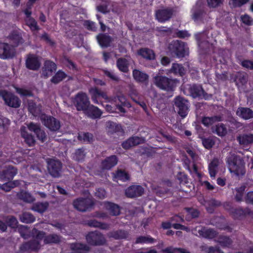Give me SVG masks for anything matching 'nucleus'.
<instances>
[{
  "instance_id": "23",
  "label": "nucleus",
  "mask_w": 253,
  "mask_h": 253,
  "mask_svg": "<svg viewBox=\"0 0 253 253\" xmlns=\"http://www.w3.org/2000/svg\"><path fill=\"white\" fill-rule=\"evenodd\" d=\"M104 207L109 211L111 215L118 216L120 214L121 207L115 203L108 201L105 202Z\"/></svg>"
},
{
  "instance_id": "40",
  "label": "nucleus",
  "mask_w": 253,
  "mask_h": 253,
  "mask_svg": "<svg viewBox=\"0 0 253 253\" xmlns=\"http://www.w3.org/2000/svg\"><path fill=\"white\" fill-rule=\"evenodd\" d=\"M189 92L193 98L201 97L203 93V88L201 85L193 84L189 88Z\"/></svg>"
},
{
  "instance_id": "28",
  "label": "nucleus",
  "mask_w": 253,
  "mask_h": 253,
  "mask_svg": "<svg viewBox=\"0 0 253 253\" xmlns=\"http://www.w3.org/2000/svg\"><path fill=\"white\" fill-rule=\"evenodd\" d=\"M113 179L114 181L119 180L123 182H126L130 180V175L125 170L117 169L113 173Z\"/></svg>"
},
{
  "instance_id": "8",
  "label": "nucleus",
  "mask_w": 253,
  "mask_h": 253,
  "mask_svg": "<svg viewBox=\"0 0 253 253\" xmlns=\"http://www.w3.org/2000/svg\"><path fill=\"white\" fill-rule=\"evenodd\" d=\"M47 165L48 171L51 176L55 178L59 177L61 176L62 164L59 160L48 159Z\"/></svg>"
},
{
  "instance_id": "20",
  "label": "nucleus",
  "mask_w": 253,
  "mask_h": 253,
  "mask_svg": "<svg viewBox=\"0 0 253 253\" xmlns=\"http://www.w3.org/2000/svg\"><path fill=\"white\" fill-rule=\"evenodd\" d=\"M251 211L249 208L244 209L241 208H233L230 213L234 219H241L251 214Z\"/></svg>"
},
{
  "instance_id": "57",
  "label": "nucleus",
  "mask_w": 253,
  "mask_h": 253,
  "mask_svg": "<svg viewBox=\"0 0 253 253\" xmlns=\"http://www.w3.org/2000/svg\"><path fill=\"white\" fill-rule=\"evenodd\" d=\"M245 191V188L240 187L236 190L235 199L237 202H240L243 201V197Z\"/></svg>"
},
{
  "instance_id": "64",
  "label": "nucleus",
  "mask_w": 253,
  "mask_h": 253,
  "mask_svg": "<svg viewBox=\"0 0 253 253\" xmlns=\"http://www.w3.org/2000/svg\"><path fill=\"white\" fill-rule=\"evenodd\" d=\"M241 65L245 68L253 70V60H244L241 62Z\"/></svg>"
},
{
  "instance_id": "32",
  "label": "nucleus",
  "mask_w": 253,
  "mask_h": 253,
  "mask_svg": "<svg viewBox=\"0 0 253 253\" xmlns=\"http://www.w3.org/2000/svg\"><path fill=\"white\" fill-rule=\"evenodd\" d=\"M237 140L240 145L248 146L253 143V134L244 133L241 134L237 137Z\"/></svg>"
},
{
  "instance_id": "22",
  "label": "nucleus",
  "mask_w": 253,
  "mask_h": 253,
  "mask_svg": "<svg viewBox=\"0 0 253 253\" xmlns=\"http://www.w3.org/2000/svg\"><path fill=\"white\" fill-rule=\"evenodd\" d=\"M143 139L138 136H131L122 143V147L126 150L136 146L143 142Z\"/></svg>"
},
{
  "instance_id": "9",
  "label": "nucleus",
  "mask_w": 253,
  "mask_h": 253,
  "mask_svg": "<svg viewBox=\"0 0 253 253\" xmlns=\"http://www.w3.org/2000/svg\"><path fill=\"white\" fill-rule=\"evenodd\" d=\"M41 120L44 126L51 131L56 132L60 128V121L52 116L43 114L42 116Z\"/></svg>"
},
{
  "instance_id": "50",
  "label": "nucleus",
  "mask_w": 253,
  "mask_h": 253,
  "mask_svg": "<svg viewBox=\"0 0 253 253\" xmlns=\"http://www.w3.org/2000/svg\"><path fill=\"white\" fill-rule=\"evenodd\" d=\"M28 111L35 117L39 116L42 112L41 107L37 106L34 102L29 104Z\"/></svg>"
},
{
  "instance_id": "33",
  "label": "nucleus",
  "mask_w": 253,
  "mask_h": 253,
  "mask_svg": "<svg viewBox=\"0 0 253 253\" xmlns=\"http://www.w3.org/2000/svg\"><path fill=\"white\" fill-rule=\"evenodd\" d=\"M85 112L89 117L94 119L99 118L102 114V111L97 107L90 104Z\"/></svg>"
},
{
  "instance_id": "52",
  "label": "nucleus",
  "mask_w": 253,
  "mask_h": 253,
  "mask_svg": "<svg viewBox=\"0 0 253 253\" xmlns=\"http://www.w3.org/2000/svg\"><path fill=\"white\" fill-rule=\"evenodd\" d=\"M26 24L30 28L32 31H39L40 28L37 24V22L33 17L25 20Z\"/></svg>"
},
{
  "instance_id": "39",
  "label": "nucleus",
  "mask_w": 253,
  "mask_h": 253,
  "mask_svg": "<svg viewBox=\"0 0 253 253\" xmlns=\"http://www.w3.org/2000/svg\"><path fill=\"white\" fill-rule=\"evenodd\" d=\"M67 77V75L62 70H58L51 78L50 82L55 84H58Z\"/></svg>"
},
{
  "instance_id": "56",
  "label": "nucleus",
  "mask_w": 253,
  "mask_h": 253,
  "mask_svg": "<svg viewBox=\"0 0 253 253\" xmlns=\"http://www.w3.org/2000/svg\"><path fill=\"white\" fill-rule=\"evenodd\" d=\"M32 236L40 242L42 239H44L45 236V233L43 231H40L36 228H34L32 230Z\"/></svg>"
},
{
  "instance_id": "49",
  "label": "nucleus",
  "mask_w": 253,
  "mask_h": 253,
  "mask_svg": "<svg viewBox=\"0 0 253 253\" xmlns=\"http://www.w3.org/2000/svg\"><path fill=\"white\" fill-rule=\"evenodd\" d=\"M19 218L21 222L25 223H31L36 220L35 217L32 213L27 212H23Z\"/></svg>"
},
{
  "instance_id": "27",
  "label": "nucleus",
  "mask_w": 253,
  "mask_h": 253,
  "mask_svg": "<svg viewBox=\"0 0 253 253\" xmlns=\"http://www.w3.org/2000/svg\"><path fill=\"white\" fill-rule=\"evenodd\" d=\"M129 235L128 232L125 230L118 229L110 232L108 234V236L110 238H113L115 240L126 239Z\"/></svg>"
},
{
  "instance_id": "34",
  "label": "nucleus",
  "mask_w": 253,
  "mask_h": 253,
  "mask_svg": "<svg viewBox=\"0 0 253 253\" xmlns=\"http://www.w3.org/2000/svg\"><path fill=\"white\" fill-rule=\"evenodd\" d=\"M138 54L148 60L155 59V54L154 51L148 48H141L138 50Z\"/></svg>"
},
{
  "instance_id": "4",
  "label": "nucleus",
  "mask_w": 253,
  "mask_h": 253,
  "mask_svg": "<svg viewBox=\"0 0 253 253\" xmlns=\"http://www.w3.org/2000/svg\"><path fill=\"white\" fill-rule=\"evenodd\" d=\"M72 103L78 111H85L90 104L87 94L82 91L76 94L72 99Z\"/></svg>"
},
{
  "instance_id": "18",
  "label": "nucleus",
  "mask_w": 253,
  "mask_h": 253,
  "mask_svg": "<svg viewBox=\"0 0 253 253\" xmlns=\"http://www.w3.org/2000/svg\"><path fill=\"white\" fill-rule=\"evenodd\" d=\"M89 92L91 95V100L93 103L99 104L98 99L100 98L108 100L109 99L107 93L102 91L96 87H91L89 89Z\"/></svg>"
},
{
  "instance_id": "60",
  "label": "nucleus",
  "mask_w": 253,
  "mask_h": 253,
  "mask_svg": "<svg viewBox=\"0 0 253 253\" xmlns=\"http://www.w3.org/2000/svg\"><path fill=\"white\" fill-rule=\"evenodd\" d=\"M41 39L44 41L46 43L48 44L51 46H53L55 44V42L53 40H51L48 34L45 32L41 36Z\"/></svg>"
},
{
  "instance_id": "45",
  "label": "nucleus",
  "mask_w": 253,
  "mask_h": 253,
  "mask_svg": "<svg viewBox=\"0 0 253 253\" xmlns=\"http://www.w3.org/2000/svg\"><path fill=\"white\" fill-rule=\"evenodd\" d=\"M212 131L214 133L220 137L224 136L227 133L226 126L223 123H219L216 125Z\"/></svg>"
},
{
  "instance_id": "29",
  "label": "nucleus",
  "mask_w": 253,
  "mask_h": 253,
  "mask_svg": "<svg viewBox=\"0 0 253 253\" xmlns=\"http://www.w3.org/2000/svg\"><path fill=\"white\" fill-rule=\"evenodd\" d=\"M71 253H86L90 250V248L86 244L75 243L70 245Z\"/></svg>"
},
{
  "instance_id": "3",
  "label": "nucleus",
  "mask_w": 253,
  "mask_h": 253,
  "mask_svg": "<svg viewBox=\"0 0 253 253\" xmlns=\"http://www.w3.org/2000/svg\"><path fill=\"white\" fill-rule=\"evenodd\" d=\"M186 43L183 42L173 40L169 44L168 48L172 56L181 58L186 55Z\"/></svg>"
},
{
  "instance_id": "12",
  "label": "nucleus",
  "mask_w": 253,
  "mask_h": 253,
  "mask_svg": "<svg viewBox=\"0 0 253 253\" xmlns=\"http://www.w3.org/2000/svg\"><path fill=\"white\" fill-rule=\"evenodd\" d=\"M230 78V80L234 82L238 87L245 85L248 81V75L246 72L242 71L231 74Z\"/></svg>"
},
{
  "instance_id": "10",
  "label": "nucleus",
  "mask_w": 253,
  "mask_h": 253,
  "mask_svg": "<svg viewBox=\"0 0 253 253\" xmlns=\"http://www.w3.org/2000/svg\"><path fill=\"white\" fill-rule=\"evenodd\" d=\"M94 204L92 200L86 198H79L73 201L74 208L78 211L83 212L91 209Z\"/></svg>"
},
{
  "instance_id": "51",
  "label": "nucleus",
  "mask_w": 253,
  "mask_h": 253,
  "mask_svg": "<svg viewBox=\"0 0 253 253\" xmlns=\"http://www.w3.org/2000/svg\"><path fill=\"white\" fill-rule=\"evenodd\" d=\"M85 156V153L83 148L77 149L74 154V159L78 162H81L84 161Z\"/></svg>"
},
{
  "instance_id": "25",
  "label": "nucleus",
  "mask_w": 253,
  "mask_h": 253,
  "mask_svg": "<svg viewBox=\"0 0 253 253\" xmlns=\"http://www.w3.org/2000/svg\"><path fill=\"white\" fill-rule=\"evenodd\" d=\"M198 232L200 237L208 239H212L218 235V232L213 229H206L204 227L199 229Z\"/></svg>"
},
{
  "instance_id": "48",
  "label": "nucleus",
  "mask_w": 253,
  "mask_h": 253,
  "mask_svg": "<svg viewBox=\"0 0 253 253\" xmlns=\"http://www.w3.org/2000/svg\"><path fill=\"white\" fill-rule=\"evenodd\" d=\"M156 241V240L152 238L150 235H148L146 236H140L136 238L135 244H152L154 243Z\"/></svg>"
},
{
  "instance_id": "37",
  "label": "nucleus",
  "mask_w": 253,
  "mask_h": 253,
  "mask_svg": "<svg viewBox=\"0 0 253 253\" xmlns=\"http://www.w3.org/2000/svg\"><path fill=\"white\" fill-rule=\"evenodd\" d=\"M192 19L195 21H201L205 13L204 10L201 7L196 6L192 10Z\"/></svg>"
},
{
  "instance_id": "24",
  "label": "nucleus",
  "mask_w": 253,
  "mask_h": 253,
  "mask_svg": "<svg viewBox=\"0 0 253 253\" xmlns=\"http://www.w3.org/2000/svg\"><path fill=\"white\" fill-rule=\"evenodd\" d=\"M214 242L218 244L223 248H230L233 241L232 239L227 236L219 235Z\"/></svg>"
},
{
  "instance_id": "11",
  "label": "nucleus",
  "mask_w": 253,
  "mask_h": 253,
  "mask_svg": "<svg viewBox=\"0 0 253 253\" xmlns=\"http://www.w3.org/2000/svg\"><path fill=\"white\" fill-rule=\"evenodd\" d=\"M188 101L181 96L174 99L175 106L178 109V114L182 118L186 117L188 113Z\"/></svg>"
},
{
  "instance_id": "14",
  "label": "nucleus",
  "mask_w": 253,
  "mask_h": 253,
  "mask_svg": "<svg viewBox=\"0 0 253 253\" xmlns=\"http://www.w3.org/2000/svg\"><path fill=\"white\" fill-rule=\"evenodd\" d=\"M26 67L27 69L38 71L41 67V63L39 57L35 54H29L25 61Z\"/></svg>"
},
{
  "instance_id": "35",
  "label": "nucleus",
  "mask_w": 253,
  "mask_h": 253,
  "mask_svg": "<svg viewBox=\"0 0 253 253\" xmlns=\"http://www.w3.org/2000/svg\"><path fill=\"white\" fill-rule=\"evenodd\" d=\"M132 75L134 80L139 83L147 82L149 79L148 75L139 70L134 69L132 71Z\"/></svg>"
},
{
  "instance_id": "5",
  "label": "nucleus",
  "mask_w": 253,
  "mask_h": 253,
  "mask_svg": "<svg viewBox=\"0 0 253 253\" xmlns=\"http://www.w3.org/2000/svg\"><path fill=\"white\" fill-rule=\"evenodd\" d=\"M85 239L89 245L93 246H103L106 243L104 235L97 231L88 232L85 236Z\"/></svg>"
},
{
  "instance_id": "44",
  "label": "nucleus",
  "mask_w": 253,
  "mask_h": 253,
  "mask_svg": "<svg viewBox=\"0 0 253 253\" xmlns=\"http://www.w3.org/2000/svg\"><path fill=\"white\" fill-rule=\"evenodd\" d=\"M107 126L109 132L112 134L117 132L124 133V131L121 125L118 124L113 122H108Z\"/></svg>"
},
{
  "instance_id": "30",
  "label": "nucleus",
  "mask_w": 253,
  "mask_h": 253,
  "mask_svg": "<svg viewBox=\"0 0 253 253\" xmlns=\"http://www.w3.org/2000/svg\"><path fill=\"white\" fill-rule=\"evenodd\" d=\"M21 135L24 139L25 143L29 146H34L36 143V140L34 136L30 133H29L25 129V127L21 128Z\"/></svg>"
},
{
  "instance_id": "6",
  "label": "nucleus",
  "mask_w": 253,
  "mask_h": 253,
  "mask_svg": "<svg viewBox=\"0 0 253 253\" xmlns=\"http://www.w3.org/2000/svg\"><path fill=\"white\" fill-rule=\"evenodd\" d=\"M175 10L172 7H163L155 12L156 19L160 23H163L170 20L173 16Z\"/></svg>"
},
{
  "instance_id": "58",
  "label": "nucleus",
  "mask_w": 253,
  "mask_h": 253,
  "mask_svg": "<svg viewBox=\"0 0 253 253\" xmlns=\"http://www.w3.org/2000/svg\"><path fill=\"white\" fill-rule=\"evenodd\" d=\"M5 221V223L7 224V226H8L12 228H14L17 227L18 221L16 218L13 216L7 217Z\"/></svg>"
},
{
  "instance_id": "7",
  "label": "nucleus",
  "mask_w": 253,
  "mask_h": 253,
  "mask_svg": "<svg viewBox=\"0 0 253 253\" xmlns=\"http://www.w3.org/2000/svg\"><path fill=\"white\" fill-rule=\"evenodd\" d=\"M0 95L8 106L14 108H19L21 103V100L13 93L6 90L0 91Z\"/></svg>"
},
{
  "instance_id": "63",
  "label": "nucleus",
  "mask_w": 253,
  "mask_h": 253,
  "mask_svg": "<svg viewBox=\"0 0 253 253\" xmlns=\"http://www.w3.org/2000/svg\"><path fill=\"white\" fill-rule=\"evenodd\" d=\"M161 134L163 138H165L167 141L171 143H175L177 141L175 137L167 132H161Z\"/></svg>"
},
{
  "instance_id": "16",
  "label": "nucleus",
  "mask_w": 253,
  "mask_h": 253,
  "mask_svg": "<svg viewBox=\"0 0 253 253\" xmlns=\"http://www.w3.org/2000/svg\"><path fill=\"white\" fill-rule=\"evenodd\" d=\"M144 191V188L141 185H132L126 189L125 194L127 198H133L142 196Z\"/></svg>"
},
{
  "instance_id": "62",
  "label": "nucleus",
  "mask_w": 253,
  "mask_h": 253,
  "mask_svg": "<svg viewBox=\"0 0 253 253\" xmlns=\"http://www.w3.org/2000/svg\"><path fill=\"white\" fill-rule=\"evenodd\" d=\"M84 25L86 28L90 31H96L97 27L95 26V23L94 22L90 20H85L84 22Z\"/></svg>"
},
{
  "instance_id": "13",
  "label": "nucleus",
  "mask_w": 253,
  "mask_h": 253,
  "mask_svg": "<svg viewBox=\"0 0 253 253\" xmlns=\"http://www.w3.org/2000/svg\"><path fill=\"white\" fill-rule=\"evenodd\" d=\"M17 169L11 165L5 167L0 171V179L2 181H10L17 173Z\"/></svg>"
},
{
  "instance_id": "43",
  "label": "nucleus",
  "mask_w": 253,
  "mask_h": 253,
  "mask_svg": "<svg viewBox=\"0 0 253 253\" xmlns=\"http://www.w3.org/2000/svg\"><path fill=\"white\" fill-rule=\"evenodd\" d=\"M9 37L14 46H17L20 44H22L23 42V40L21 35L16 31L11 32Z\"/></svg>"
},
{
  "instance_id": "42",
  "label": "nucleus",
  "mask_w": 253,
  "mask_h": 253,
  "mask_svg": "<svg viewBox=\"0 0 253 253\" xmlns=\"http://www.w3.org/2000/svg\"><path fill=\"white\" fill-rule=\"evenodd\" d=\"M118 69L123 72L127 73L128 71V63L127 59L125 58H120L117 59L116 62Z\"/></svg>"
},
{
  "instance_id": "2",
  "label": "nucleus",
  "mask_w": 253,
  "mask_h": 253,
  "mask_svg": "<svg viewBox=\"0 0 253 253\" xmlns=\"http://www.w3.org/2000/svg\"><path fill=\"white\" fill-rule=\"evenodd\" d=\"M178 82L177 79H171L161 75H157L154 78L155 84L159 88L168 91H173Z\"/></svg>"
},
{
  "instance_id": "26",
  "label": "nucleus",
  "mask_w": 253,
  "mask_h": 253,
  "mask_svg": "<svg viewBox=\"0 0 253 253\" xmlns=\"http://www.w3.org/2000/svg\"><path fill=\"white\" fill-rule=\"evenodd\" d=\"M236 114L245 120L253 118V111L248 107H239L237 110Z\"/></svg>"
},
{
  "instance_id": "17",
  "label": "nucleus",
  "mask_w": 253,
  "mask_h": 253,
  "mask_svg": "<svg viewBox=\"0 0 253 253\" xmlns=\"http://www.w3.org/2000/svg\"><path fill=\"white\" fill-rule=\"evenodd\" d=\"M118 158L115 155L107 157L101 162L100 168L102 170H110L118 163Z\"/></svg>"
},
{
  "instance_id": "15",
  "label": "nucleus",
  "mask_w": 253,
  "mask_h": 253,
  "mask_svg": "<svg viewBox=\"0 0 253 253\" xmlns=\"http://www.w3.org/2000/svg\"><path fill=\"white\" fill-rule=\"evenodd\" d=\"M41 249L40 242L36 239L31 240L28 242L23 243L20 247V250L22 252L31 251L38 252Z\"/></svg>"
},
{
  "instance_id": "31",
  "label": "nucleus",
  "mask_w": 253,
  "mask_h": 253,
  "mask_svg": "<svg viewBox=\"0 0 253 253\" xmlns=\"http://www.w3.org/2000/svg\"><path fill=\"white\" fill-rule=\"evenodd\" d=\"M96 39L98 42L102 47L109 46L112 42L111 37L106 34L100 33L97 36Z\"/></svg>"
},
{
  "instance_id": "41",
  "label": "nucleus",
  "mask_w": 253,
  "mask_h": 253,
  "mask_svg": "<svg viewBox=\"0 0 253 253\" xmlns=\"http://www.w3.org/2000/svg\"><path fill=\"white\" fill-rule=\"evenodd\" d=\"M221 121L220 116H213L212 117H204L202 120V124L206 126H209L217 122Z\"/></svg>"
},
{
  "instance_id": "61",
  "label": "nucleus",
  "mask_w": 253,
  "mask_h": 253,
  "mask_svg": "<svg viewBox=\"0 0 253 253\" xmlns=\"http://www.w3.org/2000/svg\"><path fill=\"white\" fill-rule=\"evenodd\" d=\"M177 178L180 184H184L188 183V176L184 172H179L177 175Z\"/></svg>"
},
{
  "instance_id": "55",
  "label": "nucleus",
  "mask_w": 253,
  "mask_h": 253,
  "mask_svg": "<svg viewBox=\"0 0 253 253\" xmlns=\"http://www.w3.org/2000/svg\"><path fill=\"white\" fill-rule=\"evenodd\" d=\"M78 139L80 140H83L84 142L87 143H91L94 140L93 134L89 132H84L82 135H79Z\"/></svg>"
},
{
  "instance_id": "21",
  "label": "nucleus",
  "mask_w": 253,
  "mask_h": 253,
  "mask_svg": "<svg viewBox=\"0 0 253 253\" xmlns=\"http://www.w3.org/2000/svg\"><path fill=\"white\" fill-rule=\"evenodd\" d=\"M13 52L9 45L7 43L0 42V58L6 59L12 58Z\"/></svg>"
},
{
  "instance_id": "53",
  "label": "nucleus",
  "mask_w": 253,
  "mask_h": 253,
  "mask_svg": "<svg viewBox=\"0 0 253 253\" xmlns=\"http://www.w3.org/2000/svg\"><path fill=\"white\" fill-rule=\"evenodd\" d=\"M18 198L27 203H32L34 201V198L28 192L26 191H21L18 194Z\"/></svg>"
},
{
  "instance_id": "54",
  "label": "nucleus",
  "mask_w": 253,
  "mask_h": 253,
  "mask_svg": "<svg viewBox=\"0 0 253 253\" xmlns=\"http://www.w3.org/2000/svg\"><path fill=\"white\" fill-rule=\"evenodd\" d=\"M102 71L105 76L109 78L110 80L115 81L118 82L119 81V78L114 73L112 70H108L107 69H102Z\"/></svg>"
},
{
  "instance_id": "36",
  "label": "nucleus",
  "mask_w": 253,
  "mask_h": 253,
  "mask_svg": "<svg viewBox=\"0 0 253 253\" xmlns=\"http://www.w3.org/2000/svg\"><path fill=\"white\" fill-rule=\"evenodd\" d=\"M169 72L183 77L185 74L186 70L182 64L174 63L172 64Z\"/></svg>"
},
{
  "instance_id": "46",
  "label": "nucleus",
  "mask_w": 253,
  "mask_h": 253,
  "mask_svg": "<svg viewBox=\"0 0 253 253\" xmlns=\"http://www.w3.org/2000/svg\"><path fill=\"white\" fill-rule=\"evenodd\" d=\"M48 206L49 204L47 202H38L33 205L32 210L34 211L42 213L47 209Z\"/></svg>"
},
{
  "instance_id": "1",
  "label": "nucleus",
  "mask_w": 253,
  "mask_h": 253,
  "mask_svg": "<svg viewBox=\"0 0 253 253\" xmlns=\"http://www.w3.org/2000/svg\"><path fill=\"white\" fill-rule=\"evenodd\" d=\"M229 170L237 175H244L246 173L245 163L243 159L235 154H230L226 159Z\"/></svg>"
},
{
  "instance_id": "47",
  "label": "nucleus",
  "mask_w": 253,
  "mask_h": 253,
  "mask_svg": "<svg viewBox=\"0 0 253 253\" xmlns=\"http://www.w3.org/2000/svg\"><path fill=\"white\" fill-rule=\"evenodd\" d=\"M200 138L202 140L203 146L207 149H211L215 144V139L212 136L208 137L201 136Z\"/></svg>"
},
{
  "instance_id": "38",
  "label": "nucleus",
  "mask_w": 253,
  "mask_h": 253,
  "mask_svg": "<svg viewBox=\"0 0 253 253\" xmlns=\"http://www.w3.org/2000/svg\"><path fill=\"white\" fill-rule=\"evenodd\" d=\"M61 240V237L56 234H50L44 237V244H59Z\"/></svg>"
},
{
  "instance_id": "19",
  "label": "nucleus",
  "mask_w": 253,
  "mask_h": 253,
  "mask_svg": "<svg viewBox=\"0 0 253 253\" xmlns=\"http://www.w3.org/2000/svg\"><path fill=\"white\" fill-rule=\"evenodd\" d=\"M56 68V64L54 62L50 60H46L44 61L42 69V75L45 78H47L51 75Z\"/></svg>"
},
{
  "instance_id": "59",
  "label": "nucleus",
  "mask_w": 253,
  "mask_h": 253,
  "mask_svg": "<svg viewBox=\"0 0 253 253\" xmlns=\"http://www.w3.org/2000/svg\"><path fill=\"white\" fill-rule=\"evenodd\" d=\"M241 21L246 25H253V19L248 14H245L241 16Z\"/></svg>"
}]
</instances>
